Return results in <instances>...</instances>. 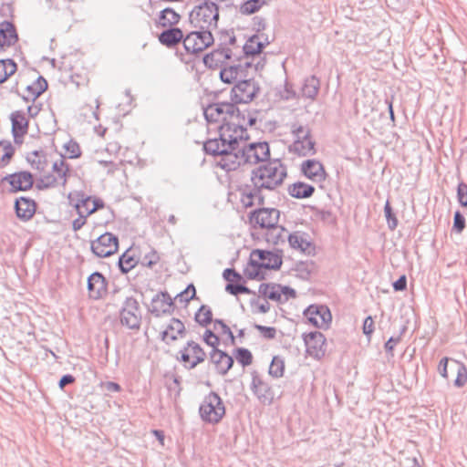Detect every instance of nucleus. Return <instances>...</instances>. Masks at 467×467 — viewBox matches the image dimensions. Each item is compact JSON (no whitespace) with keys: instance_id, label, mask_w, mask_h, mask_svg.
<instances>
[{"instance_id":"1","label":"nucleus","mask_w":467,"mask_h":467,"mask_svg":"<svg viewBox=\"0 0 467 467\" xmlns=\"http://www.w3.org/2000/svg\"><path fill=\"white\" fill-rule=\"evenodd\" d=\"M260 88L254 78H242L232 88V102H217L209 105L204 109V117L219 115L234 116L239 112L236 104H246L254 100Z\"/></svg>"},{"instance_id":"2","label":"nucleus","mask_w":467,"mask_h":467,"mask_svg":"<svg viewBox=\"0 0 467 467\" xmlns=\"http://www.w3.org/2000/svg\"><path fill=\"white\" fill-rule=\"evenodd\" d=\"M282 265L281 257L272 252L254 250L244 268V275L249 279L263 280L266 270L278 269Z\"/></svg>"},{"instance_id":"3","label":"nucleus","mask_w":467,"mask_h":467,"mask_svg":"<svg viewBox=\"0 0 467 467\" xmlns=\"http://www.w3.org/2000/svg\"><path fill=\"white\" fill-rule=\"evenodd\" d=\"M286 176L285 168L278 161H270L254 171L252 182L259 189H275Z\"/></svg>"},{"instance_id":"4","label":"nucleus","mask_w":467,"mask_h":467,"mask_svg":"<svg viewBox=\"0 0 467 467\" xmlns=\"http://www.w3.org/2000/svg\"><path fill=\"white\" fill-rule=\"evenodd\" d=\"M69 175V167L62 158L55 161L50 167H47L41 173H36V183L40 189L54 188L65 185Z\"/></svg>"},{"instance_id":"5","label":"nucleus","mask_w":467,"mask_h":467,"mask_svg":"<svg viewBox=\"0 0 467 467\" xmlns=\"http://www.w3.org/2000/svg\"><path fill=\"white\" fill-rule=\"evenodd\" d=\"M278 220L279 211L274 208L259 209L254 211L250 217V223L254 227L262 229L267 228L276 232V238L271 239V237H268L267 239L269 242L271 241L274 244H278L279 241H283L285 237V229L276 227Z\"/></svg>"},{"instance_id":"6","label":"nucleus","mask_w":467,"mask_h":467,"mask_svg":"<svg viewBox=\"0 0 467 467\" xmlns=\"http://www.w3.org/2000/svg\"><path fill=\"white\" fill-rule=\"evenodd\" d=\"M440 375L445 379H452L453 385L456 388H463L467 384V368L466 366L454 358H443L438 365Z\"/></svg>"},{"instance_id":"7","label":"nucleus","mask_w":467,"mask_h":467,"mask_svg":"<svg viewBox=\"0 0 467 467\" xmlns=\"http://www.w3.org/2000/svg\"><path fill=\"white\" fill-rule=\"evenodd\" d=\"M294 140L289 146V151L298 157H306L316 153V142L310 130L305 126H295L292 130Z\"/></svg>"},{"instance_id":"8","label":"nucleus","mask_w":467,"mask_h":467,"mask_svg":"<svg viewBox=\"0 0 467 467\" xmlns=\"http://www.w3.org/2000/svg\"><path fill=\"white\" fill-rule=\"evenodd\" d=\"M219 18L218 6L212 2H205L195 7L190 14V19L195 26L202 29L215 27Z\"/></svg>"},{"instance_id":"9","label":"nucleus","mask_w":467,"mask_h":467,"mask_svg":"<svg viewBox=\"0 0 467 467\" xmlns=\"http://www.w3.org/2000/svg\"><path fill=\"white\" fill-rule=\"evenodd\" d=\"M306 356L316 360H321L327 353V338L319 331L305 333L302 336Z\"/></svg>"},{"instance_id":"10","label":"nucleus","mask_w":467,"mask_h":467,"mask_svg":"<svg viewBox=\"0 0 467 467\" xmlns=\"http://www.w3.org/2000/svg\"><path fill=\"white\" fill-rule=\"evenodd\" d=\"M200 413L205 421L217 423L223 417L225 409L220 397L210 393L201 405Z\"/></svg>"},{"instance_id":"11","label":"nucleus","mask_w":467,"mask_h":467,"mask_svg":"<svg viewBox=\"0 0 467 467\" xmlns=\"http://www.w3.org/2000/svg\"><path fill=\"white\" fill-rule=\"evenodd\" d=\"M68 199L80 217H87L96 211L104 208L103 201L97 197H84L78 192H71L68 195Z\"/></svg>"},{"instance_id":"12","label":"nucleus","mask_w":467,"mask_h":467,"mask_svg":"<svg viewBox=\"0 0 467 467\" xmlns=\"http://www.w3.org/2000/svg\"><path fill=\"white\" fill-rule=\"evenodd\" d=\"M307 322L318 328H327L332 321L329 308L324 305H310L303 313Z\"/></svg>"},{"instance_id":"13","label":"nucleus","mask_w":467,"mask_h":467,"mask_svg":"<svg viewBox=\"0 0 467 467\" xmlns=\"http://www.w3.org/2000/svg\"><path fill=\"white\" fill-rule=\"evenodd\" d=\"M219 135L223 141L229 143L233 148L238 144L239 140L248 138L246 129L233 119L220 126Z\"/></svg>"},{"instance_id":"14","label":"nucleus","mask_w":467,"mask_h":467,"mask_svg":"<svg viewBox=\"0 0 467 467\" xmlns=\"http://www.w3.org/2000/svg\"><path fill=\"white\" fill-rule=\"evenodd\" d=\"M213 43V37L210 31L192 32L183 39V46L188 53L202 52Z\"/></svg>"},{"instance_id":"15","label":"nucleus","mask_w":467,"mask_h":467,"mask_svg":"<svg viewBox=\"0 0 467 467\" xmlns=\"http://www.w3.org/2000/svg\"><path fill=\"white\" fill-rule=\"evenodd\" d=\"M119 241L110 233H105L91 242V250L99 257H109L118 251Z\"/></svg>"},{"instance_id":"16","label":"nucleus","mask_w":467,"mask_h":467,"mask_svg":"<svg viewBox=\"0 0 467 467\" xmlns=\"http://www.w3.org/2000/svg\"><path fill=\"white\" fill-rule=\"evenodd\" d=\"M141 321V311L138 301L127 298L120 312V322L130 328H138Z\"/></svg>"},{"instance_id":"17","label":"nucleus","mask_w":467,"mask_h":467,"mask_svg":"<svg viewBox=\"0 0 467 467\" xmlns=\"http://www.w3.org/2000/svg\"><path fill=\"white\" fill-rule=\"evenodd\" d=\"M258 292L265 298L275 302H283L295 296L294 290L287 286H282L277 284L264 283L259 285Z\"/></svg>"},{"instance_id":"18","label":"nucleus","mask_w":467,"mask_h":467,"mask_svg":"<svg viewBox=\"0 0 467 467\" xmlns=\"http://www.w3.org/2000/svg\"><path fill=\"white\" fill-rule=\"evenodd\" d=\"M270 155L266 142L251 143L242 149L244 163H257L265 161Z\"/></svg>"},{"instance_id":"19","label":"nucleus","mask_w":467,"mask_h":467,"mask_svg":"<svg viewBox=\"0 0 467 467\" xmlns=\"http://www.w3.org/2000/svg\"><path fill=\"white\" fill-rule=\"evenodd\" d=\"M300 171L306 178L316 183L324 182L327 177L323 163L314 159L304 161L300 166Z\"/></svg>"},{"instance_id":"20","label":"nucleus","mask_w":467,"mask_h":467,"mask_svg":"<svg viewBox=\"0 0 467 467\" xmlns=\"http://www.w3.org/2000/svg\"><path fill=\"white\" fill-rule=\"evenodd\" d=\"M175 309L173 299L168 293H159L150 301L149 310L156 317L171 315Z\"/></svg>"},{"instance_id":"21","label":"nucleus","mask_w":467,"mask_h":467,"mask_svg":"<svg viewBox=\"0 0 467 467\" xmlns=\"http://www.w3.org/2000/svg\"><path fill=\"white\" fill-rule=\"evenodd\" d=\"M205 356V352L200 345L191 341L187 343L182 351V361L185 367L192 368L202 362Z\"/></svg>"},{"instance_id":"22","label":"nucleus","mask_w":467,"mask_h":467,"mask_svg":"<svg viewBox=\"0 0 467 467\" xmlns=\"http://www.w3.org/2000/svg\"><path fill=\"white\" fill-rule=\"evenodd\" d=\"M184 335V324L178 318H171L161 332V338L166 344H172L182 338Z\"/></svg>"},{"instance_id":"23","label":"nucleus","mask_w":467,"mask_h":467,"mask_svg":"<svg viewBox=\"0 0 467 467\" xmlns=\"http://www.w3.org/2000/svg\"><path fill=\"white\" fill-rule=\"evenodd\" d=\"M4 181L9 183L10 189L13 192L29 190L34 183L32 174L27 171H19L10 174L5 177Z\"/></svg>"},{"instance_id":"24","label":"nucleus","mask_w":467,"mask_h":467,"mask_svg":"<svg viewBox=\"0 0 467 467\" xmlns=\"http://www.w3.org/2000/svg\"><path fill=\"white\" fill-rule=\"evenodd\" d=\"M88 290L90 298L99 299L107 293V283L105 277L96 272L88 280Z\"/></svg>"},{"instance_id":"25","label":"nucleus","mask_w":467,"mask_h":467,"mask_svg":"<svg viewBox=\"0 0 467 467\" xmlns=\"http://www.w3.org/2000/svg\"><path fill=\"white\" fill-rule=\"evenodd\" d=\"M246 78V68L242 65L229 66L220 71V78L225 84H236Z\"/></svg>"},{"instance_id":"26","label":"nucleus","mask_w":467,"mask_h":467,"mask_svg":"<svg viewBox=\"0 0 467 467\" xmlns=\"http://www.w3.org/2000/svg\"><path fill=\"white\" fill-rule=\"evenodd\" d=\"M211 362L218 373L224 375L233 367V358L225 352L213 349L211 353Z\"/></svg>"},{"instance_id":"27","label":"nucleus","mask_w":467,"mask_h":467,"mask_svg":"<svg viewBox=\"0 0 467 467\" xmlns=\"http://www.w3.org/2000/svg\"><path fill=\"white\" fill-rule=\"evenodd\" d=\"M17 41L15 27L7 22L0 24V52L9 48Z\"/></svg>"},{"instance_id":"28","label":"nucleus","mask_w":467,"mask_h":467,"mask_svg":"<svg viewBox=\"0 0 467 467\" xmlns=\"http://www.w3.org/2000/svg\"><path fill=\"white\" fill-rule=\"evenodd\" d=\"M269 42L261 33L252 36L244 44V51L245 55H257L260 54L263 48L268 45Z\"/></svg>"},{"instance_id":"29","label":"nucleus","mask_w":467,"mask_h":467,"mask_svg":"<svg viewBox=\"0 0 467 467\" xmlns=\"http://www.w3.org/2000/svg\"><path fill=\"white\" fill-rule=\"evenodd\" d=\"M16 211L18 217L28 220L36 213V203L31 199L22 197L16 202Z\"/></svg>"},{"instance_id":"30","label":"nucleus","mask_w":467,"mask_h":467,"mask_svg":"<svg viewBox=\"0 0 467 467\" xmlns=\"http://www.w3.org/2000/svg\"><path fill=\"white\" fill-rule=\"evenodd\" d=\"M233 150H228L226 153L223 154L220 160L218 161V164L223 170H235L242 162H244L242 155L239 156Z\"/></svg>"},{"instance_id":"31","label":"nucleus","mask_w":467,"mask_h":467,"mask_svg":"<svg viewBox=\"0 0 467 467\" xmlns=\"http://www.w3.org/2000/svg\"><path fill=\"white\" fill-rule=\"evenodd\" d=\"M204 149L207 153L213 155L222 156L226 153L228 150H234L229 143L223 141L222 137L218 139L210 140L204 144Z\"/></svg>"},{"instance_id":"32","label":"nucleus","mask_w":467,"mask_h":467,"mask_svg":"<svg viewBox=\"0 0 467 467\" xmlns=\"http://www.w3.org/2000/svg\"><path fill=\"white\" fill-rule=\"evenodd\" d=\"M315 188L303 182H297L293 183L288 188L289 194L297 199L308 198L313 195Z\"/></svg>"},{"instance_id":"33","label":"nucleus","mask_w":467,"mask_h":467,"mask_svg":"<svg viewBox=\"0 0 467 467\" xmlns=\"http://www.w3.org/2000/svg\"><path fill=\"white\" fill-rule=\"evenodd\" d=\"M227 58V56L225 53L222 50H213L209 54L205 55L203 57V63L204 65L211 68V69H216L220 67L224 60Z\"/></svg>"},{"instance_id":"34","label":"nucleus","mask_w":467,"mask_h":467,"mask_svg":"<svg viewBox=\"0 0 467 467\" xmlns=\"http://www.w3.org/2000/svg\"><path fill=\"white\" fill-rule=\"evenodd\" d=\"M183 38V34L179 28H171L162 32L159 36V40L161 44L171 47L179 43Z\"/></svg>"},{"instance_id":"35","label":"nucleus","mask_w":467,"mask_h":467,"mask_svg":"<svg viewBox=\"0 0 467 467\" xmlns=\"http://www.w3.org/2000/svg\"><path fill=\"white\" fill-rule=\"evenodd\" d=\"M138 262L136 252L129 249L120 256L119 265L123 273H128L137 265Z\"/></svg>"},{"instance_id":"36","label":"nucleus","mask_w":467,"mask_h":467,"mask_svg":"<svg viewBox=\"0 0 467 467\" xmlns=\"http://www.w3.org/2000/svg\"><path fill=\"white\" fill-rule=\"evenodd\" d=\"M31 168L41 173L47 167V160L45 154L38 151L30 152L26 157Z\"/></svg>"},{"instance_id":"37","label":"nucleus","mask_w":467,"mask_h":467,"mask_svg":"<svg viewBox=\"0 0 467 467\" xmlns=\"http://www.w3.org/2000/svg\"><path fill=\"white\" fill-rule=\"evenodd\" d=\"M181 16L172 8H165L161 12L159 25L162 27H171L179 23Z\"/></svg>"},{"instance_id":"38","label":"nucleus","mask_w":467,"mask_h":467,"mask_svg":"<svg viewBox=\"0 0 467 467\" xmlns=\"http://www.w3.org/2000/svg\"><path fill=\"white\" fill-rule=\"evenodd\" d=\"M15 154V149L9 141H0V168L9 164Z\"/></svg>"},{"instance_id":"39","label":"nucleus","mask_w":467,"mask_h":467,"mask_svg":"<svg viewBox=\"0 0 467 467\" xmlns=\"http://www.w3.org/2000/svg\"><path fill=\"white\" fill-rule=\"evenodd\" d=\"M213 331L221 337L223 341L234 342V336L230 327L221 320H215L213 323Z\"/></svg>"},{"instance_id":"40","label":"nucleus","mask_w":467,"mask_h":467,"mask_svg":"<svg viewBox=\"0 0 467 467\" xmlns=\"http://www.w3.org/2000/svg\"><path fill=\"white\" fill-rule=\"evenodd\" d=\"M16 68V64L12 59H0V83L15 74Z\"/></svg>"},{"instance_id":"41","label":"nucleus","mask_w":467,"mask_h":467,"mask_svg":"<svg viewBox=\"0 0 467 467\" xmlns=\"http://www.w3.org/2000/svg\"><path fill=\"white\" fill-rule=\"evenodd\" d=\"M47 88V81L42 78L38 77L27 85V93L33 98H37L41 95Z\"/></svg>"},{"instance_id":"42","label":"nucleus","mask_w":467,"mask_h":467,"mask_svg":"<svg viewBox=\"0 0 467 467\" xmlns=\"http://www.w3.org/2000/svg\"><path fill=\"white\" fill-rule=\"evenodd\" d=\"M285 359L280 356H275L269 366V374L274 378H282L285 374Z\"/></svg>"},{"instance_id":"43","label":"nucleus","mask_w":467,"mask_h":467,"mask_svg":"<svg viewBox=\"0 0 467 467\" xmlns=\"http://www.w3.org/2000/svg\"><path fill=\"white\" fill-rule=\"evenodd\" d=\"M195 321L202 327H207L213 321V312L207 306H202L194 317Z\"/></svg>"},{"instance_id":"44","label":"nucleus","mask_w":467,"mask_h":467,"mask_svg":"<svg viewBox=\"0 0 467 467\" xmlns=\"http://www.w3.org/2000/svg\"><path fill=\"white\" fill-rule=\"evenodd\" d=\"M266 5V0H248L240 6L243 15H252Z\"/></svg>"},{"instance_id":"45","label":"nucleus","mask_w":467,"mask_h":467,"mask_svg":"<svg viewBox=\"0 0 467 467\" xmlns=\"http://www.w3.org/2000/svg\"><path fill=\"white\" fill-rule=\"evenodd\" d=\"M12 120L13 134L16 141H18V139L23 138L24 135L27 132V119H12Z\"/></svg>"},{"instance_id":"46","label":"nucleus","mask_w":467,"mask_h":467,"mask_svg":"<svg viewBox=\"0 0 467 467\" xmlns=\"http://www.w3.org/2000/svg\"><path fill=\"white\" fill-rule=\"evenodd\" d=\"M288 242L293 248L301 251H306L309 246L308 242L299 233H294L290 234L288 237Z\"/></svg>"},{"instance_id":"47","label":"nucleus","mask_w":467,"mask_h":467,"mask_svg":"<svg viewBox=\"0 0 467 467\" xmlns=\"http://www.w3.org/2000/svg\"><path fill=\"white\" fill-rule=\"evenodd\" d=\"M23 100L26 104L27 114L29 117H36L39 114L46 115L47 113V109H43V104L40 101L34 99L30 104H28L27 100Z\"/></svg>"},{"instance_id":"48","label":"nucleus","mask_w":467,"mask_h":467,"mask_svg":"<svg viewBox=\"0 0 467 467\" xmlns=\"http://www.w3.org/2000/svg\"><path fill=\"white\" fill-rule=\"evenodd\" d=\"M303 95L306 98L313 99L318 92V81L315 78L307 79L302 88Z\"/></svg>"},{"instance_id":"49","label":"nucleus","mask_w":467,"mask_h":467,"mask_svg":"<svg viewBox=\"0 0 467 467\" xmlns=\"http://www.w3.org/2000/svg\"><path fill=\"white\" fill-rule=\"evenodd\" d=\"M142 264L143 265L150 268H152L156 265L162 266L163 265L161 255L155 250H150L148 254H145L142 260Z\"/></svg>"},{"instance_id":"50","label":"nucleus","mask_w":467,"mask_h":467,"mask_svg":"<svg viewBox=\"0 0 467 467\" xmlns=\"http://www.w3.org/2000/svg\"><path fill=\"white\" fill-rule=\"evenodd\" d=\"M65 153L68 158H78L81 155V150L79 145L74 140H68L64 144Z\"/></svg>"},{"instance_id":"51","label":"nucleus","mask_w":467,"mask_h":467,"mask_svg":"<svg viewBox=\"0 0 467 467\" xmlns=\"http://www.w3.org/2000/svg\"><path fill=\"white\" fill-rule=\"evenodd\" d=\"M235 358L243 366H249L253 362L252 353L245 348H238L235 353Z\"/></svg>"},{"instance_id":"52","label":"nucleus","mask_w":467,"mask_h":467,"mask_svg":"<svg viewBox=\"0 0 467 467\" xmlns=\"http://www.w3.org/2000/svg\"><path fill=\"white\" fill-rule=\"evenodd\" d=\"M203 341L210 347L217 349L216 348L220 344L219 336L214 331L206 329L202 335Z\"/></svg>"},{"instance_id":"53","label":"nucleus","mask_w":467,"mask_h":467,"mask_svg":"<svg viewBox=\"0 0 467 467\" xmlns=\"http://www.w3.org/2000/svg\"><path fill=\"white\" fill-rule=\"evenodd\" d=\"M254 328L258 331L261 337L266 339H273L276 336V328L273 327H265L261 325H254Z\"/></svg>"},{"instance_id":"54","label":"nucleus","mask_w":467,"mask_h":467,"mask_svg":"<svg viewBox=\"0 0 467 467\" xmlns=\"http://www.w3.org/2000/svg\"><path fill=\"white\" fill-rule=\"evenodd\" d=\"M384 213L386 219L388 221L389 227L391 230H394L398 225V220L392 213V209L389 201H387V202L385 203Z\"/></svg>"},{"instance_id":"55","label":"nucleus","mask_w":467,"mask_h":467,"mask_svg":"<svg viewBox=\"0 0 467 467\" xmlns=\"http://www.w3.org/2000/svg\"><path fill=\"white\" fill-rule=\"evenodd\" d=\"M196 295V290L193 285H189L182 292L177 295V298L181 302L188 303Z\"/></svg>"},{"instance_id":"56","label":"nucleus","mask_w":467,"mask_h":467,"mask_svg":"<svg viewBox=\"0 0 467 467\" xmlns=\"http://www.w3.org/2000/svg\"><path fill=\"white\" fill-rule=\"evenodd\" d=\"M457 197L461 205L467 206V184L461 182L457 189Z\"/></svg>"},{"instance_id":"57","label":"nucleus","mask_w":467,"mask_h":467,"mask_svg":"<svg viewBox=\"0 0 467 467\" xmlns=\"http://www.w3.org/2000/svg\"><path fill=\"white\" fill-rule=\"evenodd\" d=\"M226 291L233 294V295H238V294H241V293H250V290L244 286V285H239V283H234V284H228L225 287Z\"/></svg>"},{"instance_id":"58","label":"nucleus","mask_w":467,"mask_h":467,"mask_svg":"<svg viewBox=\"0 0 467 467\" xmlns=\"http://www.w3.org/2000/svg\"><path fill=\"white\" fill-rule=\"evenodd\" d=\"M223 277L229 284L239 283L242 278L241 275L233 269H225Z\"/></svg>"},{"instance_id":"59","label":"nucleus","mask_w":467,"mask_h":467,"mask_svg":"<svg viewBox=\"0 0 467 467\" xmlns=\"http://www.w3.org/2000/svg\"><path fill=\"white\" fill-rule=\"evenodd\" d=\"M464 227H465L464 217L459 212H456L454 214V220H453V229L456 230L457 233H461V232H462Z\"/></svg>"},{"instance_id":"60","label":"nucleus","mask_w":467,"mask_h":467,"mask_svg":"<svg viewBox=\"0 0 467 467\" xmlns=\"http://www.w3.org/2000/svg\"><path fill=\"white\" fill-rule=\"evenodd\" d=\"M374 331V321L371 317H368L363 324V333L370 337Z\"/></svg>"},{"instance_id":"61","label":"nucleus","mask_w":467,"mask_h":467,"mask_svg":"<svg viewBox=\"0 0 467 467\" xmlns=\"http://www.w3.org/2000/svg\"><path fill=\"white\" fill-rule=\"evenodd\" d=\"M393 287L396 291H403L407 287V279L405 275H401L394 284Z\"/></svg>"},{"instance_id":"62","label":"nucleus","mask_w":467,"mask_h":467,"mask_svg":"<svg viewBox=\"0 0 467 467\" xmlns=\"http://www.w3.org/2000/svg\"><path fill=\"white\" fill-rule=\"evenodd\" d=\"M270 308V305L267 302L263 303H255L254 304V312L257 314H264L266 313Z\"/></svg>"},{"instance_id":"63","label":"nucleus","mask_w":467,"mask_h":467,"mask_svg":"<svg viewBox=\"0 0 467 467\" xmlns=\"http://www.w3.org/2000/svg\"><path fill=\"white\" fill-rule=\"evenodd\" d=\"M254 195L252 193H244L241 202L244 207H250L253 205Z\"/></svg>"},{"instance_id":"64","label":"nucleus","mask_w":467,"mask_h":467,"mask_svg":"<svg viewBox=\"0 0 467 467\" xmlns=\"http://www.w3.org/2000/svg\"><path fill=\"white\" fill-rule=\"evenodd\" d=\"M75 381V379L71 375H65L63 376L59 380V387L60 389H64V387L67 384L73 383Z\"/></svg>"}]
</instances>
